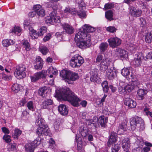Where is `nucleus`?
Listing matches in <instances>:
<instances>
[{
    "label": "nucleus",
    "mask_w": 152,
    "mask_h": 152,
    "mask_svg": "<svg viewBox=\"0 0 152 152\" xmlns=\"http://www.w3.org/2000/svg\"><path fill=\"white\" fill-rule=\"evenodd\" d=\"M94 31L95 28L88 24L83 25L75 35V40L77 42V46L82 49L89 47L91 45V36L89 33Z\"/></svg>",
    "instance_id": "1"
},
{
    "label": "nucleus",
    "mask_w": 152,
    "mask_h": 152,
    "mask_svg": "<svg viewBox=\"0 0 152 152\" xmlns=\"http://www.w3.org/2000/svg\"><path fill=\"white\" fill-rule=\"evenodd\" d=\"M56 97L60 100H67L74 107L79 105V102L80 99L74 93L72 92L69 88H62L58 90L56 94Z\"/></svg>",
    "instance_id": "2"
},
{
    "label": "nucleus",
    "mask_w": 152,
    "mask_h": 152,
    "mask_svg": "<svg viewBox=\"0 0 152 152\" xmlns=\"http://www.w3.org/2000/svg\"><path fill=\"white\" fill-rule=\"evenodd\" d=\"M60 76L69 84H72L73 81L78 79L77 74L71 72L69 70L63 69L60 72Z\"/></svg>",
    "instance_id": "3"
},
{
    "label": "nucleus",
    "mask_w": 152,
    "mask_h": 152,
    "mask_svg": "<svg viewBox=\"0 0 152 152\" xmlns=\"http://www.w3.org/2000/svg\"><path fill=\"white\" fill-rule=\"evenodd\" d=\"M130 123L131 128L133 130L137 129L141 131L144 129V122L140 117L136 116L131 118Z\"/></svg>",
    "instance_id": "4"
},
{
    "label": "nucleus",
    "mask_w": 152,
    "mask_h": 152,
    "mask_svg": "<svg viewBox=\"0 0 152 152\" xmlns=\"http://www.w3.org/2000/svg\"><path fill=\"white\" fill-rule=\"evenodd\" d=\"M46 23L47 24L59 23L60 22V18L56 15L55 11L52 12L45 19Z\"/></svg>",
    "instance_id": "5"
},
{
    "label": "nucleus",
    "mask_w": 152,
    "mask_h": 152,
    "mask_svg": "<svg viewBox=\"0 0 152 152\" xmlns=\"http://www.w3.org/2000/svg\"><path fill=\"white\" fill-rule=\"evenodd\" d=\"M26 68L24 65H20L17 67L14 72L15 77L18 79L25 77L26 76Z\"/></svg>",
    "instance_id": "6"
},
{
    "label": "nucleus",
    "mask_w": 152,
    "mask_h": 152,
    "mask_svg": "<svg viewBox=\"0 0 152 152\" xmlns=\"http://www.w3.org/2000/svg\"><path fill=\"white\" fill-rule=\"evenodd\" d=\"M84 62L83 58H72L70 64L73 68L78 67Z\"/></svg>",
    "instance_id": "7"
},
{
    "label": "nucleus",
    "mask_w": 152,
    "mask_h": 152,
    "mask_svg": "<svg viewBox=\"0 0 152 152\" xmlns=\"http://www.w3.org/2000/svg\"><path fill=\"white\" fill-rule=\"evenodd\" d=\"M110 47L114 48L119 45L121 43V40L117 37H111L108 40Z\"/></svg>",
    "instance_id": "8"
},
{
    "label": "nucleus",
    "mask_w": 152,
    "mask_h": 152,
    "mask_svg": "<svg viewBox=\"0 0 152 152\" xmlns=\"http://www.w3.org/2000/svg\"><path fill=\"white\" fill-rule=\"evenodd\" d=\"M36 133L39 136L42 135L47 136L49 135L50 132L48 126H45V127H39L37 129Z\"/></svg>",
    "instance_id": "9"
},
{
    "label": "nucleus",
    "mask_w": 152,
    "mask_h": 152,
    "mask_svg": "<svg viewBox=\"0 0 152 152\" xmlns=\"http://www.w3.org/2000/svg\"><path fill=\"white\" fill-rule=\"evenodd\" d=\"M33 8L34 10L36 12L38 16L43 17L45 15V10L40 5L36 4L34 5Z\"/></svg>",
    "instance_id": "10"
},
{
    "label": "nucleus",
    "mask_w": 152,
    "mask_h": 152,
    "mask_svg": "<svg viewBox=\"0 0 152 152\" xmlns=\"http://www.w3.org/2000/svg\"><path fill=\"white\" fill-rule=\"evenodd\" d=\"M129 13L132 17H138L141 15L142 11L139 9H137L132 7H130L129 10Z\"/></svg>",
    "instance_id": "11"
},
{
    "label": "nucleus",
    "mask_w": 152,
    "mask_h": 152,
    "mask_svg": "<svg viewBox=\"0 0 152 152\" xmlns=\"http://www.w3.org/2000/svg\"><path fill=\"white\" fill-rule=\"evenodd\" d=\"M100 64V70L102 71L105 70L108 68V66L109 65V60L107 58H104L102 59Z\"/></svg>",
    "instance_id": "12"
},
{
    "label": "nucleus",
    "mask_w": 152,
    "mask_h": 152,
    "mask_svg": "<svg viewBox=\"0 0 152 152\" xmlns=\"http://www.w3.org/2000/svg\"><path fill=\"white\" fill-rule=\"evenodd\" d=\"M61 26L66 33L71 34L73 33L74 32V28L72 26L70 25L68 23H64L62 24Z\"/></svg>",
    "instance_id": "13"
},
{
    "label": "nucleus",
    "mask_w": 152,
    "mask_h": 152,
    "mask_svg": "<svg viewBox=\"0 0 152 152\" xmlns=\"http://www.w3.org/2000/svg\"><path fill=\"white\" fill-rule=\"evenodd\" d=\"M124 104L130 108H135L137 105L136 102L130 98H126L124 102Z\"/></svg>",
    "instance_id": "14"
},
{
    "label": "nucleus",
    "mask_w": 152,
    "mask_h": 152,
    "mask_svg": "<svg viewBox=\"0 0 152 152\" xmlns=\"http://www.w3.org/2000/svg\"><path fill=\"white\" fill-rule=\"evenodd\" d=\"M59 112L62 115H67L68 113V109L66 106L64 104H61L58 107Z\"/></svg>",
    "instance_id": "15"
},
{
    "label": "nucleus",
    "mask_w": 152,
    "mask_h": 152,
    "mask_svg": "<svg viewBox=\"0 0 152 152\" xmlns=\"http://www.w3.org/2000/svg\"><path fill=\"white\" fill-rule=\"evenodd\" d=\"M98 125H100L101 127L102 128H105L106 126V123L107 121V118L105 117L104 116H101L99 117L98 119Z\"/></svg>",
    "instance_id": "16"
},
{
    "label": "nucleus",
    "mask_w": 152,
    "mask_h": 152,
    "mask_svg": "<svg viewBox=\"0 0 152 152\" xmlns=\"http://www.w3.org/2000/svg\"><path fill=\"white\" fill-rule=\"evenodd\" d=\"M117 137V135L116 133L113 132L111 133L110 138L107 143L108 146L110 147L113 142H115L116 141Z\"/></svg>",
    "instance_id": "17"
},
{
    "label": "nucleus",
    "mask_w": 152,
    "mask_h": 152,
    "mask_svg": "<svg viewBox=\"0 0 152 152\" xmlns=\"http://www.w3.org/2000/svg\"><path fill=\"white\" fill-rule=\"evenodd\" d=\"M147 91L146 90L140 89L137 91V99L139 100H142L144 98L145 95L147 93Z\"/></svg>",
    "instance_id": "18"
},
{
    "label": "nucleus",
    "mask_w": 152,
    "mask_h": 152,
    "mask_svg": "<svg viewBox=\"0 0 152 152\" xmlns=\"http://www.w3.org/2000/svg\"><path fill=\"white\" fill-rule=\"evenodd\" d=\"M129 140L128 138H124L122 141V147L124 151H128L130 146Z\"/></svg>",
    "instance_id": "19"
},
{
    "label": "nucleus",
    "mask_w": 152,
    "mask_h": 152,
    "mask_svg": "<svg viewBox=\"0 0 152 152\" xmlns=\"http://www.w3.org/2000/svg\"><path fill=\"white\" fill-rule=\"evenodd\" d=\"M77 13V10L75 8L71 9L69 6H66L64 10V13L66 14H72L76 15Z\"/></svg>",
    "instance_id": "20"
},
{
    "label": "nucleus",
    "mask_w": 152,
    "mask_h": 152,
    "mask_svg": "<svg viewBox=\"0 0 152 152\" xmlns=\"http://www.w3.org/2000/svg\"><path fill=\"white\" fill-rule=\"evenodd\" d=\"M36 64L34 66L35 69L37 70L41 69L43 66V63L41 58H36Z\"/></svg>",
    "instance_id": "21"
},
{
    "label": "nucleus",
    "mask_w": 152,
    "mask_h": 152,
    "mask_svg": "<svg viewBox=\"0 0 152 152\" xmlns=\"http://www.w3.org/2000/svg\"><path fill=\"white\" fill-rule=\"evenodd\" d=\"M53 102L51 99H49L44 101L42 104L41 107L43 109L48 108L50 105H52Z\"/></svg>",
    "instance_id": "22"
},
{
    "label": "nucleus",
    "mask_w": 152,
    "mask_h": 152,
    "mask_svg": "<svg viewBox=\"0 0 152 152\" xmlns=\"http://www.w3.org/2000/svg\"><path fill=\"white\" fill-rule=\"evenodd\" d=\"M29 30L30 36L31 38L34 39H37L38 37L39 34L38 32L31 28H29Z\"/></svg>",
    "instance_id": "23"
},
{
    "label": "nucleus",
    "mask_w": 152,
    "mask_h": 152,
    "mask_svg": "<svg viewBox=\"0 0 152 152\" xmlns=\"http://www.w3.org/2000/svg\"><path fill=\"white\" fill-rule=\"evenodd\" d=\"M107 77L109 80H111L114 78L116 75L115 72L111 69H108L106 71Z\"/></svg>",
    "instance_id": "24"
},
{
    "label": "nucleus",
    "mask_w": 152,
    "mask_h": 152,
    "mask_svg": "<svg viewBox=\"0 0 152 152\" xmlns=\"http://www.w3.org/2000/svg\"><path fill=\"white\" fill-rule=\"evenodd\" d=\"M90 74L91 75L90 80L93 82L96 81L97 77V71L94 70H92L90 72Z\"/></svg>",
    "instance_id": "25"
},
{
    "label": "nucleus",
    "mask_w": 152,
    "mask_h": 152,
    "mask_svg": "<svg viewBox=\"0 0 152 152\" xmlns=\"http://www.w3.org/2000/svg\"><path fill=\"white\" fill-rule=\"evenodd\" d=\"M15 42L12 39H5L2 41L3 45L4 47H7L14 44Z\"/></svg>",
    "instance_id": "26"
},
{
    "label": "nucleus",
    "mask_w": 152,
    "mask_h": 152,
    "mask_svg": "<svg viewBox=\"0 0 152 152\" xmlns=\"http://www.w3.org/2000/svg\"><path fill=\"white\" fill-rule=\"evenodd\" d=\"M48 92V90L47 87L45 86H44L40 88L38 90L39 94L44 97L45 96V94Z\"/></svg>",
    "instance_id": "27"
},
{
    "label": "nucleus",
    "mask_w": 152,
    "mask_h": 152,
    "mask_svg": "<svg viewBox=\"0 0 152 152\" xmlns=\"http://www.w3.org/2000/svg\"><path fill=\"white\" fill-rule=\"evenodd\" d=\"M79 132L83 137H86L88 134L87 129L86 128L82 126L80 127Z\"/></svg>",
    "instance_id": "28"
},
{
    "label": "nucleus",
    "mask_w": 152,
    "mask_h": 152,
    "mask_svg": "<svg viewBox=\"0 0 152 152\" xmlns=\"http://www.w3.org/2000/svg\"><path fill=\"white\" fill-rule=\"evenodd\" d=\"M22 32V29L18 26H15L12 31V32L18 35H20Z\"/></svg>",
    "instance_id": "29"
},
{
    "label": "nucleus",
    "mask_w": 152,
    "mask_h": 152,
    "mask_svg": "<svg viewBox=\"0 0 152 152\" xmlns=\"http://www.w3.org/2000/svg\"><path fill=\"white\" fill-rule=\"evenodd\" d=\"M141 61V58H134L131 62V63L136 66H138L140 65Z\"/></svg>",
    "instance_id": "30"
},
{
    "label": "nucleus",
    "mask_w": 152,
    "mask_h": 152,
    "mask_svg": "<svg viewBox=\"0 0 152 152\" xmlns=\"http://www.w3.org/2000/svg\"><path fill=\"white\" fill-rule=\"evenodd\" d=\"M41 78L39 72H37L33 76H31V80L32 82H35Z\"/></svg>",
    "instance_id": "31"
},
{
    "label": "nucleus",
    "mask_w": 152,
    "mask_h": 152,
    "mask_svg": "<svg viewBox=\"0 0 152 152\" xmlns=\"http://www.w3.org/2000/svg\"><path fill=\"white\" fill-rule=\"evenodd\" d=\"M75 1L78 5L79 9H81L83 10L86 9V4L83 0H75Z\"/></svg>",
    "instance_id": "32"
},
{
    "label": "nucleus",
    "mask_w": 152,
    "mask_h": 152,
    "mask_svg": "<svg viewBox=\"0 0 152 152\" xmlns=\"http://www.w3.org/2000/svg\"><path fill=\"white\" fill-rule=\"evenodd\" d=\"M116 51L119 53V56L120 57H127L128 56V52L124 50L116 49Z\"/></svg>",
    "instance_id": "33"
},
{
    "label": "nucleus",
    "mask_w": 152,
    "mask_h": 152,
    "mask_svg": "<svg viewBox=\"0 0 152 152\" xmlns=\"http://www.w3.org/2000/svg\"><path fill=\"white\" fill-rule=\"evenodd\" d=\"M22 131L18 129H15L14 130V132L12 135L13 137L18 139L19 136L21 134Z\"/></svg>",
    "instance_id": "34"
},
{
    "label": "nucleus",
    "mask_w": 152,
    "mask_h": 152,
    "mask_svg": "<svg viewBox=\"0 0 152 152\" xmlns=\"http://www.w3.org/2000/svg\"><path fill=\"white\" fill-rule=\"evenodd\" d=\"M25 148L26 151L30 152H33L34 151V146L31 143H27L25 145Z\"/></svg>",
    "instance_id": "35"
},
{
    "label": "nucleus",
    "mask_w": 152,
    "mask_h": 152,
    "mask_svg": "<svg viewBox=\"0 0 152 152\" xmlns=\"http://www.w3.org/2000/svg\"><path fill=\"white\" fill-rule=\"evenodd\" d=\"M45 120L42 118H38L37 120L36 124L39 127H45V126H47V125L45 124Z\"/></svg>",
    "instance_id": "36"
},
{
    "label": "nucleus",
    "mask_w": 152,
    "mask_h": 152,
    "mask_svg": "<svg viewBox=\"0 0 152 152\" xmlns=\"http://www.w3.org/2000/svg\"><path fill=\"white\" fill-rule=\"evenodd\" d=\"M113 12L111 10H109L105 13V16L106 18L110 21H111L113 19Z\"/></svg>",
    "instance_id": "37"
},
{
    "label": "nucleus",
    "mask_w": 152,
    "mask_h": 152,
    "mask_svg": "<svg viewBox=\"0 0 152 152\" xmlns=\"http://www.w3.org/2000/svg\"><path fill=\"white\" fill-rule=\"evenodd\" d=\"M132 83L133 85L134 86V87L135 86H137L138 88H139V85H141L140 82L137 80L135 77H132Z\"/></svg>",
    "instance_id": "38"
},
{
    "label": "nucleus",
    "mask_w": 152,
    "mask_h": 152,
    "mask_svg": "<svg viewBox=\"0 0 152 152\" xmlns=\"http://www.w3.org/2000/svg\"><path fill=\"white\" fill-rule=\"evenodd\" d=\"M125 86L127 93L131 92L134 88V86L131 83H129Z\"/></svg>",
    "instance_id": "39"
},
{
    "label": "nucleus",
    "mask_w": 152,
    "mask_h": 152,
    "mask_svg": "<svg viewBox=\"0 0 152 152\" xmlns=\"http://www.w3.org/2000/svg\"><path fill=\"white\" fill-rule=\"evenodd\" d=\"M145 145L146 146L143 148L142 150H143L144 152H148L150 150V147H152V144L148 142H145Z\"/></svg>",
    "instance_id": "40"
},
{
    "label": "nucleus",
    "mask_w": 152,
    "mask_h": 152,
    "mask_svg": "<svg viewBox=\"0 0 152 152\" xmlns=\"http://www.w3.org/2000/svg\"><path fill=\"white\" fill-rule=\"evenodd\" d=\"M80 9V11L79 12H78L77 10L76 14H77L79 17L81 18H86V12L84 10V9L83 10H82L81 9Z\"/></svg>",
    "instance_id": "41"
},
{
    "label": "nucleus",
    "mask_w": 152,
    "mask_h": 152,
    "mask_svg": "<svg viewBox=\"0 0 152 152\" xmlns=\"http://www.w3.org/2000/svg\"><path fill=\"white\" fill-rule=\"evenodd\" d=\"M103 88V91L104 92H108L109 87L108 86V83L107 81H104L101 84Z\"/></svg>",
    "instance_id": "42"
},
{
    "label": "nucleus",
    "mask_w": 152,
    "mask_h": 152,
    "mask_svg": "<svg viewBox=\"0 0 152 152\" xmlns=\"http://www.w3.org/2000/svg\"><path fill=\"white\" fill-rule=\"evenodd\" d=\"M39 50L43 55H45L48 52V50L45 46H42L39 48Z\"/></svg>",
    "instance_id": "43"
},
{
    "label": "nucleus",
    "mask_w": 152,
    "mask_h": 152,
    "mask_svg": "<svg viewBox=\"0 0 152 152\" xmlns=\"http://www.w3.org/2000/svg\"><path fill=\"white\" fill-rule=\"evenodd\" d=\"M47 31V28L45 26L41 27L38 32L39 34V36H42L44 34L46 33Z\"/></svg>",
    "instance_id": "44"
},
{
    "label": "nucleus",
    "mask_w": 152,
    "mask_h": 152,
    "mask_svg": "<svg viewBox=\"0 0 152 152\" xmlns=\"http://www.w3.org/2000/svg\"><path fill=\"white\" fill-rule=\"evenodd\" d=\"M108 44L106 42H103L99 46L100 50L103 52L105 51L108 47Z\"/></svg>",
    "instance_id": "45"
},
{
    "label": "nucleus",
    "mask_w": 152,
    "mask_h": 152,
    "mask_svg": "<svg viewBox=\"0 0 152 152\" xmlns=\"http://www.w3.org/2000/svg\"><path fill=\"white\" fill-rule=\"evenodd\" d=\"M12 89L15 93H17L20 90L19 86L17 83H14L12 87Z\"/></svg>",
    "instance_id": "46"
},
{
    "label": "nucleus",
    "mask_w": 152,
    "mask_h": 152,
    "mask_svg": "<svg viewBox=\"0 0 152 152\" xmlns=\"http://www.w3.org/2000/svg\"><path fill=\"white\" fill-rule=\"evenodd\" d=\"M145 41L147 43H150L152 41V35L150 33H148L145 37Z\"/></svg>",
    "instance_id": "47"
},
{
    "label": "nucleus",
    "mask_w": 152,
    "mask_h": 152,
    "mask_svg": "<svg viewBox=\"0 0 152 152\" xmlns=\"http://www.w3.org/2000/svg\"><path fill=\"white\" fill-rule=\"evenodd\" d=\"M22 44L26 50H29L30 49V45L28 41L26 40L23 41Z\"/></svg>",
    "instance_id": "48"
},
{
    "label": "nucleus",
    "mask_w": 152,
    "mask_h": 152,
    "mask_svg": "<svg viewBox=\"0 0 152 152\" xmlns=\"http://www.w3.org/2000/svg\"><path fill=\"white\" fill-rule=\"evenodd\" d=\"M26 106L29 110L32 111L34 110V108L32 101H30L28 102L26 104Z\"/></svg>",
    "instance_id": "49"
},
{
    "label": "nucleus",
    "mask_w": 152,
    "mask_h": 152,
    "mask_svg": "<svg viewBox=\"0 0 152 152\" xmlns=\"http://www.w3.org/2000/svg\"><path fill=\"white\" fill-rule=\"evenodd\" d=\"M120 148V145L119 144H115L112 149V152H118Z\"/></svg>",
    "instance_id": "50"
},
{
    "label": "nucleus",
    "mask_w": 152,
    "mask_h": 152,
    "mask_svg": "<svg viewBox=\"0 0 152 152\" xmlns=\"http://www.w3.org/2000/svg\"><path fill=\"white\" fill-rule=\"evenodd\" d=\"M41 140V139L39 137H38L31 144H33L34 146V148H35L40 144Z\"/></svg>",
    "instance_id": "51"
},
{
    "label": "nucleus",
    "mask_w": 152,
    "mask_h": 152,
    "mask_svg": "<svg viewBox=\"0 0 152 152\" xmlns=\"http://www.w3.org/2000/svg\"><path fill=\"white\" fill-rule=\"evenodd\" d=\"M118 92L121 94H126L127 93V91L125 89V86H120L118 88Z\"/></svg>",
    "instance_id": "52"
},
{
    "label": "nucleus",
    "mask_w": 152,
    "mask_h": 152,
    "mask_svg": "<svg viewBox=\"0 0 152 152\" xmlns=\"http://www.w3.org/2000/svg\"><path fill=\"white\" fill-rule=\"evenodd\" d=\"M129 70L126 68H124L122 69L121 73L124 76H127L130 74Z\"/></svg>",
    "instance_id": "53"
},
{
    "label": "nucleus",
    "mask_w": 152,
    "mask_h": 152,
    "mask_svg": "<svg viewBox=\"0 0 152 152\" xmlns=\"http://www.w3.org/2000/svg\"><path fill=\"white\" fill-rule=\"evenodd\" d=\"M41 78H45L47 75V71L45 70H42L39 72Z\"/></svg>",
    "instance_id": "54"
},
{
    "label": "nucleus",
    "mask_w": 152,
    "mask_h": 152,
    "mask_svg": "<svg viewBox=\"0 0 152 152\" xmlns=\"http://www.w3.org/2000/svg\"><path fill=\"white\" fill-rule=\"evenodd\" d=\"M140 24L142 27H144L146 24V21L145 19L143 18L140 17L139 18Z\"/></svg>",
    "instance_id": "55"
},
{
    "label": "nucleus",
    "mask_w": 152,
    "mask_h": 152,
    "mask_svg": "<svg viewBox=\"0 0 152 152\" xmlns=\"http://www.w3.org/2000/svg\"><path fill=\"white\" fill-rule=\"evenodd\" d=\"M2 78L4 80L9 81L12 79V77L10 76H7L6 75L2 74Z\"/></svg>",
    "instance_id": "56"
},
{
    "label": "nucleus",
    "mask_w": 152,
    "mask_h": 152,
    "mask_svg": "<svg viewBox=\"0 0 152 152\" xmlns=\"http://www.w3.org/2000/svg\"><path fill=\"white\" fill-rule=\"evenodd\" d=\"M106 30L110 32L114 33L116 31V29L113 26H110L107 28Z\"/></svg>",
    "instance_id": "57"
},
{
    "label": "nucleus",
    "mask_w": 152,
    "mask_h": 152,
    "mask_svg": "<svg viewBox=\"0 0 152 152\" xmlns=\"http://www.w3.org/2000/svg\"><path fill=\"white\" fill-rule=\"evenodd\" d=\"M48 70H49L50 72H51V73L54 75H56L57 73V70L56 69H54L52 66L50 67L49 69H48Z\"/></svg>",
    "instance_id": "58"
},
{
    "label": "nucleus",
    "mask_w": 152,
    "mask_h": 152,
    "mask_svg": "<svg viewBox=\"0 0 152 152\" xmlns=\"http://www.w3.org/2000/svg\"><path fill=\"white\" fill-rule=\"evenodd\" d=\"M114 4L111 3L106 4L104 5V9L105 10L110 9L114 7Z\"/></svg>",
    "instance_id": "59"
},
{
    "label": "nucleus",
    "mask_w": 152,
    "mask_h": 152,
    "mask_svg": "<svg viewBox=\"0 0 152 152\" xmlns=\"http://www.w3.org/2000/svg\"><path fill=\"white\" fill-rule=\"evenodd\" d=\"M3 139L7 142H10L11 141L10 136L8 135H5L3 137Z\"/></svg>",
    "instance_id": "60"
},
{
    "label": "nucleus",
    "mask_w": 152,
    "mask_h": 152,
    "mask_svg": "<svg viewBox=\"0 0 152 152\" xmlns=\"http://www.w3.org/2000/svg\"><path fill=\"white\" fill-rule=\"evenodd\" d=\"M142 149L141 147L138 146V147L133 149L132 150V152H142Z\"/></svg>",
    "instance_id": "61"
},
{
    "label": "nucleus",
    "mask_w": 152,
    "mask_h": 152,
    "mask_svg": "<svg viewBox=\"0 0 152 152\" xmlns=\"http://www.w3.org/2000/svg\"><path fill=\"white\" fill-rule=\"evenodd\" d=\"M51 35L50 33H48L43 38L45 42L49 40L51 38Z\"/></svg>",
    "instance_id": "62"
},
{
    "label": "nucleus",
    "mask_w": 152,
    "mask_h": 152,
    "mask_svg": "<svg viewBox=\"0 0 152 152\" xmlns=\"http://www.w3.org/2000/svg\"><path fill=\"white\" fill-rule=\"evenodd\" d=\"M94 118L95 119V121H94L92 123L91 125L92 126L91 127L92 128H95L97 126L96 122L98 121V118Z\"/></svg>",
    "instance_id": "63"
},
{
    "label": "nucleus",
    "mask_w": 152,
    "mask_h": 152,
    "mask_svg": "<svg viewBox=\"0 0 152 152\" xmlns=\"http://www.w3.org/2000/svg\"><path fill=\"white\" fill-rule=\"evenodd\" d=\"M17 144L16 143H11L10 144L9 146V147L11 148V151H13L15 149L16 147Z\"/></svg>",
    "instance_id": "64"
}]
</instances>
